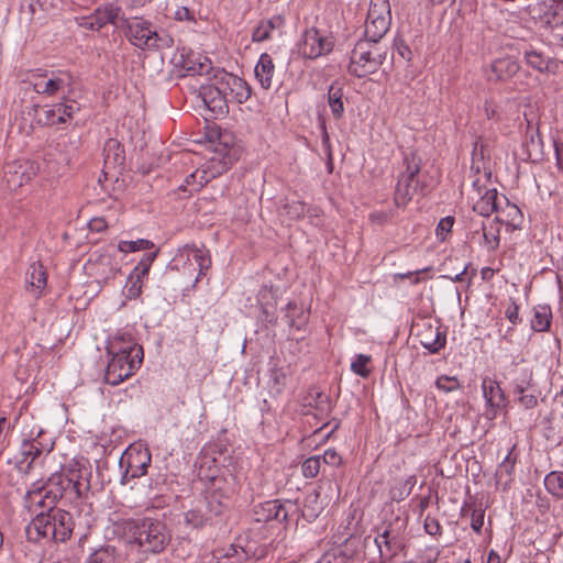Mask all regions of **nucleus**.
<instances>
[{
	"mask_svg": "<svg viewBox=\"0 0 563 563\" xmlns=\"http://www.w3.org/2000/svg\"><path fill=\"white\" fill-rule=\"evenodd\" d=\"M63 497L60 489L53 490L49 486L27 492L26 500L31 506L48 508L47 512H42L26 526V538L32 542H38L42 539L55 542H65L71 536L74 529L73 517L69 512L54 508L56 501Z\"/></svg>",
	"mask_w": 563,
	"mask_h": 563,
	"instance_id": "f257e3e1",
	"label": "nucleus"
},
{
	"mask_svg": "<svg viewBox=\"0 0 563 563\" xmlns=\"http://www.w3.org/2000/svg\"><path fill=\"white\" fill-rule=\"evenodd\" d=\"M114 531L141 553H162L172 539L166 525L151 517L120 520L115 522Z\"/></svg>",
	"mask_w": 563,
	"mask_h": 563,
	"instance_id": "f03ea898",
	"label": "nucleus"
},
{
	"mask_svg": "<svg viewBox=\"0 0 563 563\" xmlns=\"http://www.w3.org/2000/svg\"><path fill=\"white\" fill-rule=\"evenodd\" d=\"M239 487L236 476L231 473L212 476L205 489V504L209 514L220 516L229 509Z\"/></svg>",
	"mask_w": 563,
	"mask_h": 563,
	"instance_id": "7ed1b4c3",
	"label": "nucleus"
},
{
	"mask_svg": "<svg viewBox=\"0 0 563 563\" xmlns=\"http://www.w3.org/2000/svg\"><path fill=\"white\" fill-rule=\"evenodd\" d=\"M126 37L135 47L147 51L169 48L174 45V38L167 32L157 31L150 21L142 18H133L128 22Z\"/></svg>",
	"mask_w": 563,
	"mask_h": 563,
	"instance_id": "20e7f679",
	"label": "nucleus"
},
{
	"mask_svg": "<svg viewBox=\"0 0 563 563\" xmlns=\"http://www.w3.org/2000/svg\"><path fill=\"white\" fill-rule=\"evenodd\" d=\"M378 41L365 38L358 41L350 55L349 71L356 77L375 73L383 64L385 54L377 46Z\"/></svg>",
	"mask_w": 563,
	"mask_h": 563,
	"instance_id": "39448f33",
	"label": "nucleus"
},
{
	"mask_svg": "<svg viewBox=\"0 0 563 563\" xmlns=\"http://www.w3.org/2000/svg\"><path fill=\"white\" fill-rule=\"evenodd\" d=\"M151 461V452L146 446L141 443L130 445L120 459V466L124 468L122 483L125 484L130 478L145 475Z\"/></svg>",
	"mask_w": 563,
	"mask_h": 563,
	"instance_id": "423d86ee",
	"label": "nucleus"
},
{
	"mask_svg": "<svg viewBox=\"0 0 563 563\" xmlns=\"http://www.w3.org/2000/svg\"><path fill=\"white\" fill-rule=\"evenodd\" d=\"M391 11L389 0H371L365 23V36L379 41L389 30Z\"/></svg>",
	"mask_w": 563,
	"mask_h": 563,
	"instance_id": "0eeeda50",
	"label": "nucleus"
},
{
	"mask_svg": "<svg viewBox=\"0 0 563 563\" xmlns=\"http://www.w3.org/2000/svg\"><path fill=\"white\" fill-rule=\"evenodd\" d=\"M404 161L406 169L400 175L395 191V202L398 207L406 206L417 191L418 180L416 177L421 168L420 159L413 152L407 153Z\"/></svg>",
	"mask_w": 563,
	"mask_h": 563,
	"instance_id": "6e6552de",
	"label": "nucleus"
},
{
	"mask_svg": "<svg viewBox=\"0 0 563 563\" xmlns=\"http://www.w3.org/2000/svg\"><path fill=\"white\" fill-rule=\"evenodd\" d=\"M526 10L531 19L548 29L563 26V0H536Z\"/></svg>",
	"mask_w": 563,
	"mask_h": 563,
	"instance_id": "1a4fd4ad",
	"label": "nucleus"
},
{
	"mask_svg": "<svg viewBox=\"0 0 563 563\" xmlns=\"http://www.w3.org/2000/svg\"><path fill=\"white\" fill-rule=\"evenodd\" d=\"M334 41L331 35L311 27L306 30L298 45L299 53L310 59H316L332 52Z\"/></svg>",
	"mask_w": 563,
	"mask_h": 563,
	"instance_id": "9d476101",
	"label": "nucleus"
},
{
	"mask_svg": "<svg viewBox=\"0 0 563 563\" xmlns=\"http://www.w3.org/2000/svg\"><path fill=\"white\" fill-rule=\"evenodd\" d=\"M110 360L104 373V382L109 385L117 386L130 378L140 368L142 362L139 358L129 356H119L108 354Z\"/></svg>",
	"mask_w": 563,
	"mask_h": 563,
	"instance_id": "9b49d317",
	"label": "nucleus"
},
{
	"mask_svg": "<svg viewBox=\"0 0 563 563\" xmlns=\"http://www.w3.org/2000/svg\"><path fill=\"white\" fill-rule=\"evenodd\" d=\"M38 166L29 159L14 161L4 166V180L10 190H18L37 174Z\"/></svg>",
	"mask_w": 563,
	"mask_h": 563,
	"instance_id": "f8f14e48",
	"label": "nucleus"
},
{
	"mask_svg": "<svg viewBox=\"0 0 563 563\" xmlns=\"http://www.w3.org/2000/svg\"><path fill=\"white\" fill-rule=\"evenodd\" d=\"M121 13V7L117 2H106L98 7L93 13L80 19V26L98 31L107 24H114Z\"/></svg>",
	"mask_w": 563,
	"mask_h": 563,
	"instance_id": "ddd939ff",
	"label": "nucleus"
},
{
	"mask_svg": "<svg viewBox=\"0 0 563 563\" xmlns=\"http://www.w3.org/2000/svg\"><path fill=\"white\" fill-rule=\"evenodd\" d=\"M73 82L74 78L70 73L58 70L52 71L49 76L46 74L41 76L33 84V88L37 93L52 97L62 91L65 87H70Z\"/></svg>",
	"mask_w": 563,
	"mask_h": 563,
	"instance_id": "4468645a",
	"label": "nucleus"
},
{
	"mask_svg": "<svg viewBox=\"0 0 563 563\" xmlns=\"http://www.w3.org/2000/svg\"><path fill=\"white\" fill-rule=\"evenodd\" d=\"M90 477L89 468L79 462H75L70 465L66 475L67 486L65 490L74 494L77 498L86 495L90 489Z\"/></svg>",
	"mask_w": 563,
	"mask_h": 563,
	"instance_id": "2eb2a0df",
	"label": "nucleus"
},
{
	"mask_svg": "<svg viewBox=\"0 0 563 563\" xmlns=\"http://www.w3.org/2000/svg\"><path fill=\"white\" fill-rule=\"evenodd\" d=\"M199 96L208 110L214 115H225L229 112L227 97L218 81L217 84L201 86Z\"/></svg>",
	"mask_w": 563,
	"mask_h": 563,
	"instance_id": "dca6fc26",
	"label": "nucleus"
},
{
	"mask_svg": "<svg viewBox=\"0 0 563 563\" xmlns=\"http://www.w3.org/2000/svg\"><path fill=\"white\" fill-rule=\"evenodd\" d=\"M218 82L224 91L227 101L243 103L251 97V88L242 78L224 73L218 77Z\"/></svg>",
	"mask_w": 563,
	"mask_h": 563,
	"instance_id": "f3484780",
	"label": "nucleus"
},
{
	"mask_svg": "<svg viewBox=\"0 0 563 563\" xmlns=\"http://www.w3.org/2000/svg\"><path fill=\"white\" fill-rule=\"evenodd\" d=\"M156 253H148L143 256L128 277L125 296L128 299H135L140 296L143 287V278L147 276Z\"/></svg>",
	"mask_w": 563,
	"mask_h": 563,
	"instance_id": "a211bd4d",
	"label": "nucleus"
},
{
	"mask_svg": "<svg viewBox=\"0 0 563 563\" xmlns=\"http://www.w3.org/2000/svg\"><path fill=\"white\" fill-rule=\"evenodd\" d=\"M108 354H114L119 356H129L139 362H143V347L137 344L130 334L114 335L108 343Z\"/></svg>",
	"mask_w": 563,
	"mask_h": 563,
	"instance_id": "6ab92c4d",
	"label": "nucleus"
},
{
	"mask_svg": "<svg viewBox=\"0 0 563 563\" xmlns=\"http://www.w3.org/2000/svg\"><path fill=\"white\" fill-rule=\"evenodd\" d=\"M177 64L185 70L186 75H203L211 69V62L207 56L183 48L179 53Z\"/></svg>",
	"mask_w": 563,
	"mask_h": 563,
	"instance_id": "aec40b11",
	"label": "nucleus"
},
{
	"mask_svg": "<svg viewBox=\"0 0 563 563\" xmlns=\"http://www.w3.org/2000/svg\"><path fill=\"white\" fill-rule=\"evenodd\" d=\"M179 257L186 258L189 266L194 267V271L198 269V275L196 276L195 283H197L199 278L205 275L206 271H208L211 266L210 255L205 249L185 246L180 251Z\"/></svg>",
	"mask_w": 563,
	"mask_h": 563,
	"instance_id": "412c9836",
	"label": "nucleus"
},
{
	"mask_svg": "<svg viewBox=\"0 0 563 563\" xmlns=\"http://www.w3.org/2000/svg\"><path fill=\"white\" fill-rule=\"evenodd\" d=\"M519 69V64L512 57L497 58L490 64L487 77L492 81H507L512 78Z\"/></svg>",
	"mask_w": 563,
	"mask_h": 563,
	"instance_id": "4be33fe9",
	"label": "nucleus"
},
{
	"mask_svg": "<svg viewBox=\"0 0 563 563\" xmlns=\"http://www.w3.org/2000/svg\"><path fill=\"white\" fill-rule=\"evenodd\" d=\"M417 338L420 344L431 353H438L444 347L446 342L445 335L440 331V328L432 324H423L418 331Z\"/></svg>",
	"mask_w": 563,
	"mask_h": 563,
	"instance_id": "5701e85b",
	"label": "nucleus"
},
{
	"mask_svg": "<svg viewBox=\"0 0 563 563\" xmlns=\"http://www.w3.org/2000/svg\"><path fill=\"white\" fill-rule=\"evenodd\" d=\"M478 198L474 201L473 210L482 217H489L493 212H497V216H500L499 211V199L496 189H486L483 194L481 191L477 192Z\"/></svg>",
	"mask_w": 563,
	"mask_h": 563,
	"instance_id": "b1692460",
	"label": "nucleus"
},
{
	"mask_svg": "<svg viewBox=\"0 0 563 563\" xmlns=\"http://www.w3.org/2000/svg\"><path fill=\"white\" fill-rule=\"evenodd\" d=\"M504 221L501 216H496L495 220L484 223L481 229L483 231V246L488 252H495L500 243V223Z\"/></svg>",
	"mask_w": 563,
	"mask_h": 563,
	"instance_id": "393cba45",
	"label": "nucleus"
},
{
	"mask_svg": "<svg viewBox=\"0 0 563 563\" xmlns=\"http://www.w3.org/2000/svg\"><path fill=\"white\" fill-rule=\"evenodd\" d=\"M484 398L492 408H503L506 406L507 398L499 384L490 378L485 377L482 382Z\"/></svg>",
	"mask_w": 563,
	"mask_h": 563,
	"instance_id": "a878e982",
	"label": "nucleus"
},
{
	"mask_svg": "<svg viewBox=\"0 0 563 563\" xmlns=\"http://www.w3.org/2000/svg\"><path fill=\"white\" fill-rule=\"evenodd\" d=\"M47 283V273L40 262L30 264L26 271V285L27 288L36 296H40Z\"/></svg>",
	"mask_w": 563,
	"mask_h": 563,
	"instance_id": "bb28decb",
	"label": "nucleus"
},
{
	"mask_svg": "<svg viewBox=\"0 0 563 563\" xmlns=\"http://www.w3.org/2000/svg\"><path fill=\"white\" fill-rule=\"evenodd\" d=\"M510 385L515 394H522L534 388L533 372L527 366H516L512 369Z\"/></svg>",
	"mask_w": 563,
	"mask_h": 563,
	"instance_id": "cd10ccee",
	"label": "nucleus"
},
{
	"mask_svg": "<svg viewBox=\"0 0 563 563\" xmlns=\"http://www.w3.org/2000/svg\"><path fill=\"white\" fill-rule=\"evenodd\" d=\"M285 24V20L282 15L276 14L269 19L262 20L252 33L253 42H264L272 37V34L276 30H280Z\"/></svg>",
	"mask_w": 563,
	"mask_h": 563,
	"instance_id": "c85d7f7f",
	"label": "nucleus"
},
{
	"mask_svg": "<svg viewBox=\"0 0 563 563\" xmlns=\"http://www.w3.org/2000/svg\"><path fill=\"white\" fill-rule=\"evenodd\" d=\"M525 60L531 68L539 73H554L558 64L554 59L543 55L537 49H528L525 52Z\"/></svg>",
	"mask_w": 563,
	"mask_h": 563,
	"instance_id": "c756f323",
	"label": "nucleus"
},
{
	"mask_svg": "<svg viewBox=\"0 0 563 563\" xmlns=\"http://www.w3.org/2000/svg\"><path fill=\"white\" fill-rule=\"evenodd\" d=\"M255 77L264 89L272 87V79L275 73V65L271 55L264 53L261 55L255 66Z\"/></svg>",
	"mask_w": 563,
	"mask_h": 563,
	"instance_id": "7c9ffc66",
	"label": "nucleus"
},
{
	"mask_svg": "<svg viewBox=\"0 0 563 563\" xmlns=\"http://www.w3.org/2000/svg\"><path fill=\"white\" fill-rule=\"evenodd\" d=\"M552 310L548 305H538L533 308L531 329L536 332H545L550 329Z\"/></svg>",
	"mask_w": 563,
	"mask_h": 563,
	"instance_id": "2f4dec72",
	"label": "nucleus"
},
{
	"mask_svg": "<svg viewBox=\"0 0 563 563\" xmlns=\"http://www.w3.org/2000/svg\"><path fill=\"white\" fill-rule=\"evenodd\" d=\"M375 543L382 558H393L400 549V544L395 536H390L389 530H385L375 538Z\"/></svg>",
	"mask_w": 563,
	"mask_h": 563,
	"instance_id": "473e14b6",
	"label": "nucleus"
},
{
	"mask_svg": "<svg viewBox=\"0 0 563 563\" xmlns=\"http://www.w3.org/2000/svg\"><path fill=\"white\" fill-rule=\"evenodd\" d=\"M230 167V163L225 159L218 157L210 158L202 167L206 175L201 176V183H209L211 179L220 176L227 172Z\"/></svg>",
	"mask_w": 563,
	"mask_h": 563,
	"instance_id": "72a5a7b5",
	"label": "nucleus"
},
{
	"mask_svg": "<svg viewBox=\"0 0 563 563\" xmlns=\"http://www.w3.org/2000/svg\"><path fill=\"white\" fill-rule=\"evenodd\" d=\"M104 164L107 167L121 166L124 162L123 151L118 141L111 139L106 143Z\"/></svg>",
	"mask_w": 563,
	"mask_h": 563,
	"instance_id": "f704fd0d",
	"label": "nucleus"
},
{
	"mask_svg": "<svg viewBox=\"0 0 563 563\" xmlns=\"http://www.w3.org/2000/svg\"><path fill=\"white\" fill-rule=\"evenodd\" d=\"M328 103L335 119H341L344 113L343 89L338 85H331L328 90Z\"/></svg>",
	"mask_w": 563,
	"mask_h": 563,
	"instance_id": "c9c22d12",
	"label": "nucleus"
},
{
	"mask_svg": "<svg viewBox=\"0 0 563 563\" xmlns=\"http://www.w3.org/2000/svg\"><path fill=\"white\" fill-rule=\"evenodd\" d=\"M547 490L556 498L563 499V473L550 472L544 478Z\"/></svg>",
	"mask_w": 563,
	"mask_h": 563,
	"instance_id": "e433bc0d",
	"label": "nucleus"
},
{
	"mask_svg": "<svg viewBox=\"0 0 563 563\" xmlns=\"http://www.w3.org/2000/svg\"><path fill=\"white\" fill-rule=\"evenodd\" d=\"M286 318L288 319V324L297 329H300L307 321L303 308L295 301L288 302Z\"/></svg>",
	"mask_w": 563,
	"mask_h": 563,
	"instance_id": "4c0bfd02",
	"label": "nucleus"
},
{
	"mask_svg": "<svg viewBox=\"0 0 563 563\" xmlns=\"http://www.w3.org/2000/svg\"><path fill=\"white\" fill-rule=\"evenodd\" d=\"M264 510L267 512L265 520H277V521H286L288 518V511L285 505L280 504L278 500H271L264 504Z\"/></svg>",
	"mask_w": 563,
	"mask_h": 563,
	"instance_id": "58836bf2",
	"label": "nucleus"
},
{
	"mask_svg": "<svg viewBox=\"0 0 563 563\" xmlns=\"http://www.w3.org/2000/svg\"><path fill=\"white\" fill-rule=\"evenodd\" d=\"M211 517H213V515H210L207 509L202 510L201 508H197L190 509L185 514V521L187 525L199 528L210 520Z\"/></svg>",
	"mask_w": 563,
	"mask_h": 563,
	"instance_id": "ea45409f",
	"label": "nucleus"
},
{
	"mask_svg": "<svg viewBox=\"0 0 563 563\" xmlns=\"http://www.w3.org/2000/svg\"><path fill=\"white\" fill-rule=\"evenodd\" d=\"M42 453L40 443L35 440L24 441L21 446V462H27L31 465L35 459Z\"/></svg>",
	"mask_w": 563,
	"mask_h": 563,
	"instance_id": "a19ab883",
	"label": "nucleus"
},
{
	"mask_svg": "<svg viewBox=\"0 0 563 563\" xmlns=\"http://www.w3.org/2000/svg\"><path fill=\"white\" fill-rule=\"evenodd\" d=\"M305 213L306 207L300 201L286 202L280 210V216H286L289 220L301 219Z\"/></svg>",
	"mask_w": 563,
	"mask_h": 563,
	"instance_id": "79ce46f5",
	"label": "nucleus"
},
{
	"mask_svg": "<svg viewBox=\"0 0 563 563\" xmlns=\"http://www.w3.org/2000/svg\"><path fill=\"white\" fill-rule=\"evenodd\" d=\"M115 550L110 547L100 548L95 551L87 563H117Z\"/></svg>",
	"mask_w": 563,
	"mask_h": 563,
	"instance_id": "37998d69",
	"label": "nucleus"
},
{
	"mask_svg": "<svg viewBox=\"0 0 563 563\" xmlns=\"http://www.w3.org/2000/svg\"><path fill=\"white\" fill-rule=\"evenodd\" d=\"M206 175L203 169L198 168L195 172H192L189 176L185 179V185H181L179 189L184 191H189L190 194L194 191H198L201 187H203L207 183H201V176Z\"/></svg>",
	"mask_w": 563,
	"mask_h": 563,
	"instance_id": "c03bdc74",
	"label": "nucleus"
},
{
	"mask_svg": "<svg viewBox=\"0 0 563 563\" xmlns=\"http://www.w3.org/2000/svg\"><path fill=\"white\" fill-rule=\"evenodd\" d=\"M321 468V456L313 455L303 461L301 465L302 475L306 478L316 477Z\"/></svg>",
	"mask_w": 563,
	"mask_h": 563,
	"instance_id": "a18cd8bd",
	"label": "nucleus"
},
{
	"mask_svg": "<svg viewBox=\"0 0 563 563\" xmlns=\"http://www.w3.org/2000/svg\"><path fill=\"white\" fill-rule=\"evenodd\" d=\"M151 247H153V243L144 239H140L136 241H121L118 244L119 251L123 253H131L140 250H148Z\"/></svg>",
	"mask_w": 563,
	"mask_h": 563,
	"instance_id": "49530a36",
	"label": "nucleus"
},
{
	"mask_svg": "<svg viewBox=\"0 0 563 563\" xmlns=\"http://www.w3.org/2000/svg\"><path fill=\"white\" fill-rule=\"evenodd\" d=\"M13 428V422L4 416L0 417V454L9 446Z\"/></svg>",
	"mask_w": 563,
	"mask_h": 563,
	"instance_id": "de8ad7c7",
	"label": "nucleus"
},
{
	"mask_svg": "<svg viewBox=\"0 0 563 563\" xmlns=\"http://www.w3.org/2000/svg\"><path fill=\"white\" fill-rule=\"evenodd\" d=\"M369 362H371V356L364 355V354H358L352 362L351 369L354 374H356L361 377H367L371 372L368 368Z\"/></svg>",
	"mask_w": 563,
	"mask_h": 563,
	"instance_id": "09e8293b",
	"label": "nucleus"
},
{
	"mask_svg": "<svg viewBox=\"0 0 563 563\" xmlns=\"http://www.w3.org/2000/svg\"><path fill=\"white\" fill-rule=\"evenodd\" d=\"M435 386L439 390H442L444 393H451L454 390H457L461 388V384L459 379L455 376H440Z\"/></svg>",
	"mask_w": 563,
	"mask_h": 563,
	"instance_id": "8fccbe9b",
	"label": "nucleus"
},
{
	"mask_svg": "<svg viewBox=\"0 0 563 563\" xmlns=\"http://www.w3.org/2000/svg\"><path fill=\"white\" fill-rule=\"evenodd\" d=\"M78 110L79 108L75 101L71 103H57V112L59 113L57 122L65 123L67 120L71 119L74 113Z\"/></svg>",
	"mask_w": 563,
	"mask_h": 563,
	"instance_id": "3c124183",
	"label": "nucleus"
},
{
	"mask_svg": "<svg viewBox=\"0 0 563 563\" xmlns=\"http://www.w3.org/2000/svg\"><path fill=\"white\" fill-rule=\"evenodd\" d=\"M257 301L266 310L269 306L276 303L275 291L272 287L263 286L257 295Z\"/></svg>",
	"mask_w": 563,
	"mask_h": 563,
	"instance_id": "603ef678",
	"label": "nucleus"
},
{
	"mask_svg": "<svg viewBox=\"0 0 563 563\" xmlns=\"http://www.w3.org/2000/svg\"><path fill=\"white\" fill-rule=\"evenodd\" d=\"M453 223H454L453 217H445L439 221L437 229H435V235H437L438 240H440L442 242L446 240L448 235L452 231Z\"/></svg>",
	"mask_w": 563,
	"mask_h": 563,
	"instance_id": "864d4df0",
	"label": "nucleus"
},
{
	"mask_svg": "<svg viewBox=\"0 0 563 563\" xmlns=\"http://www.w3.org/2000/svg\"><path fill=\"white\" fill-rule=\"evenodd\" d=\"M517 395H518L517 400H518L519 405L521 407H523L525 409H532L538 406V396L534 393V388L530 391H526V393L517 394Z\"/></svg>",
	"mask_w": 563,
	"mask_h": 563,
	"instance_id": "5fc2aeb1",
	"label": "nucleus"
},
{
	"mask_svg": "<svg viewBox=\"0 0 563 563\" xmlns=\"http://www.w3.org/2000/svg\"><path fill=\"white\" fill-rule=\"evenodd\" d=\"M58 114L59 113L57 112V104L53 106L52 108H45L42 110V113L40 114L38 122H42L47 125L59 124L60 122H57Z\"/></svg>",
	"mask_w": 563,
	"mask_h": 563,
	"instance_id": "6e6d98bb",
	"label": "nucleus"
},
{
	"mask_svg": "<svg viewBox=\"0 0 563 563\" xmlns=\"http://www.w3.org/2000/svg\"><path fill=\"white\" fill-rule=\"evenodd\" d=\"M485 511L482 508H475L471 515V527L476 533H481L484 526Z\"/></svg>",
	"mask_w": 563,
	"mask_h": 563,
	"instance_id": "4d7b16f0",
	"label": "nucleus"
},
{
	"mask_svg": "<svg viewBox=\"0 0 563 563\" xmlns=\"http://www.w3.org/2000/svg\"><path fill=\"white\" fill-rule=\"evenodd\" d=\"M321 459L324 464L330 465L332 467H338L342 463L341 455L334 449L325 450Z\"/></svg>",
	"mask_w": 563,
	"mask_h": 563,
	"instance_id": "13d9d810",
	"label": "nucleus"
},
{
	"mask_svg": "<svg viewBox=\"0 0 563 563\" xmlns=\"http://www.w3.org/2000/svg\"><path fill=\"white\" fill-rule=\"evenodd\" d=\"M506 318L510 321L511 324L516 325L521 322L519 317V306L515 300H510L505 310Z\"/></svg>",
	"mask_w": 563,
	"mask_h": 563,
	"instance_id": "bf43d9fd",
	"label": "nucleus"
},
{
	"mask_svg": "<svg viewBox=\"0 0 563 563\" xmlns=\"http://www.w3.org/2000/svg\"><path fill=\"white\" fill-rule=\"evenodd\" d=\"M424 530L430 536H437L441 533V526L435 518L427 516L424 519Z\"/></svg>",
	"mask_w": 563,
	"mask_h": 563,
	"instance_id": "052dcab7",
	"label": "nucleus"
},
{
	"mask_svg": "<svg viewBox=\"0 0 563 563\" xmlns=\"http://www.w3.org/2000/svg\"><path fill=\"white\" fill-rule=\"evenodd\" d=\"M390 216L385 211H374L369 214V220L374 223L384 224L389 220Z\"/></svg>",
	"mask_w": 563,
	"mask_h": 563,
	"instance_id": "680f3d73",
	"label": "nucleus"
},
{
	"mask_svg": "<svg viewBox=\"0 0 563 563\" xmlns=\"http://www.w3.org/2000/svg\"><path fill=\"white\" fill-rule=\"evenodd\" d=\"M503 199L506 201V207H507V210H508V217L510 218V219H504L503 222H506V223H508L510 221L512 222V221H515V219L517 217H520V210L517 208V206L510 205L505 197H503Z\"/></svg>",
	"mask_w": 563,
	"mask_h": 563,
	"instance_id": "e2e57ef3",
	"label": "nucleus"
},
{
	"mask_svg": "<svg viewBox=\"0 0 563 563\" xmlns=\"http://www.w3.org/2000/svg\"><path fill=\"white\" fill-rule=\"evenodd\" d=\"M554 153L556 158V165L561 172H563V145L554 142Z\"/></svg>",
	"mask_w": 563,
	"mask_h": 563,
	"instance_id": "0e129e2a",
	"label": "nucleus"
},
{
	"mask_svg": "<svg viewBox=\"0 0 563 563\" xmlns=\"http://www.w3.org/2000/svg\"><path fill=\"white\" fill-rule=\"evenodd\" d=\"M431 271H432V267H426V268L416 271L415 275L411 277V284L417 285V284L421 283L422 280L429 279L430 277L422 278L421 274H427Z\"/></svg>",
	"mask_w": 563,
	"mask_h": 563,
	"instance_id": "69168bd1",
	"label": "nucleus"
},
{
	"mask_svg": "<svg viewBox=\"0 0 563 563\" xmlns=\"http://www.w3.org/2000/svg\"><path fill=\"white\" fill-rule=\"evenodd\" d=\"M176 19L178 20H191L192 19V13L185 7L183 8H179L177 11H176Z\"/></svg>",
	"mask_w": 563,
	"mask_h": 563,
	"instance_id": "338daca9",
	"label": "nucleus"
},
{
	"mask_svg": "<svg viewBox=\"0 0 563 563\" xmlns=\"http://www.w3.org/2000/svg\"><path fill=\"white\" fill-rule=\"evenodd\" d=\"M90 228L95 231H102L106 228V222L103 219H92L90 221Z\"/></svg>",
	"mask_w": 563,
	"mask_h": 563,
	"instance_id": "774afa93",
	"label": "nucleus"
}]
</instances>
